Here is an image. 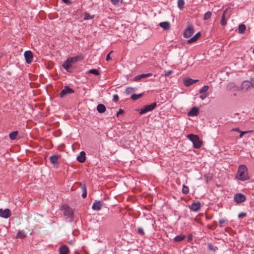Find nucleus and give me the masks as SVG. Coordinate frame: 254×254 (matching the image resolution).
<instances>
[{"label":"nucleus","mask_w":254,"mask_h":254,"mask_svg":"<svg viewBox=\"0 0 254 254\" xmlns=\"http://www.w3.org/2000/svg\"><path fill=\"white\" fill-rule=\"evenodd\" d=\"M248 168L245 165H241L238 169L237 178L241 181H244L250 179L248 173Z\"/></svg>","instance_id":"nucleus-1"},{"label":"nucleus","mask_w":254,"mask_h":254,"mask_svg":"<svg viewBox=\"0 0 254 254\" xmlns=\"http://www.w3.org/2000/svg\"><path fill=\"white\" fill-rule=\"evenodd\" d=\"M187 137L192 142L194 148L198 149L202 146V142L197 135L190 134L187 135Z\"/></svg>","instance_id":"nucleus-2"},{"label":"nucleus","mask_w":254,"mask_h":254,"mask_svg":"<svg viewBox=\"0 0 254 254\" xmlns=\"http://www.w3.org/2000/svg\"><path fill=\"white\" fill-rule=\"evenodd\" d=\"M61 210L63 211L64 214L67 218L71 220L73 216V211L72 208H70L67 205L64 204L61 207Z\"/></svg>","instance_id":"nucleus-3"},{"label":"nucleus","mask_w":254,"mask_h":254,"mask_svg":"<svg viewBox=\"0 0 254 254\" xmlns=\"http://www.w3.org/2000/svg\"><path fill=\"white\" fill-rule=\"evenodd\" d=\"M157 106L156 102H154L149 105L144 106L140 110L139 113L141 115L146 113L147 112L152 111Z\"/></svg>","instance_id":"nucleus-4"},{"label":"nucleus","mask_w":254,"mask_h":254,"mask_svg":"<svg viewBox=\"0 0 254 254\" xmlns=\"http://www.w3.org/2000/svg\"><path fill=\"white\" fill-rule=\"evenodd\" d=\"M74 92V91L73 89L70 88L67 86H65L64 87V89L62 90L60 93V96L61 98H63L66 95L68 94H72Z\"/></svg>","instance_id":"nucleus-5"},{"label":"nucleus","mask_w":254,"mask_h":254,"mask_svg":"<svg viewBox=\"0 0 254 254\" xmlns=\"http://www.w3.org/2000/svg\"><path fill=\"white\" fill-rule=\"evenodd\" d=\"M194 33V29L192 25H190L184 32V37L188 38L191 36Z\"/></svg>","instance_id":"nucleus-6"},{"label":"nucleus","mask_w":254,"mask_h":254,"mask_svg":"<svg viewBox=\"0 0 254 254\" xmlns=\"http://www.w3.org/2000/svg\"><path fill=\"white\" fill-rule=\"evenodd\" d=\"M61 156L59 155H53L50 157V162L54 166L57 167L59 165V159L60 158Z\"/></svg>","instance_id":"nucleus-7"},{"label":"nucleus","mask_w":254,"mask_h":254,"mask_svg":"<svg viewBox=\"0 0 254 254\" xmlns=\"http://www.w3.org/2000/svg\"><path fill=\"white\" fill-rule=\"evenodd\" d=\"M234 200L237 203H240L246 200V197L242 193H237L234 196Z\"/></svg>","instance_id":"nucleus-8"},{"label":"nucleus","mask_w":254,"mask_h":254,"mask_svg":"<svg viewBox=\"0 0 254 254\" xmlns=\"http://www.w3.org/2000/svg\"><path fill=\"white\" fill-rule=\"evenodd\" d=\"M24 57L27 64H31L33 61V56L32 53L30 51H27L24 53Z\"/></svg>","instance_id":"nucleus-9"},{"label":"nucleus","mask_w":254,"mask_h":254,"mask_svg":"<svg viewBox=\"0 0 254 254\" xmlns=\"http://www.w3.org/2000/svg\"><path fill=\"white\" fill-rule=\"evenodd\" d=\"M11 215L10 210L8 209H0V216L3 218H7L9 217Z\"/></svg>","instance_id":"nucleus-10"},{"label":"nucleus","mask_w":254,"mask_h":254,"mask_svg":"<svg viewBox=\"0 0 254 254\" xmlns=\"http://www.w3.org/2000/svg\"><path fill=\"white\" fill-rule=\"evenodd\" d=\"M103 205V204L101 201L96 200L93 203L92 208L94 210L99 211L102 208Z\"/></svg>","instance_id":"nucleus-11"},{"label":"nucleus","mask_w":254,"mask_h":254,"mask_svg":"<svg viewBox=\"0 0 254 254\" xmlns=\"http://www.w3.org/2000/svg\"><path fill=\"white\" fill-rule=\"evenodd\" d=\"M200 207L201 203L198 201L192 203L190 206V209L193 211H198L200 209Z\"/></svg>","instance_id":"nucleus-12"},{"label":"nucleus","mask_w":254,"mask_h":254,"mask_svg":"<svg viewBox=\"0 0 254 254\" xmlns=\"http://www.w3.org/2000/svg\"><path fill=\"white\" fill-rule=\"evenodd\" d=\"M197 81H198V79H192L190 78H188L184 79V84L186 86L188 87Z\"/></svg>","instance_id":"nucleus-13"},{"label":"nucleus","mask_w":254,"mask_h":254,"mask_svg":"<svg viewBox=\"0 0 254 254\" xmlns=\"http://www.w3.org/2000/svg\"><path fill=\"white\" fill-rule=\"evenodd\" d=\"M69 253V250L66 245H63L59 248L60 254H68Z\"/></svg>","instance_id":"nucleus-14"},{"label":"nucleus","mask_w":254,"mask_h":254,"mask_svg":"<svg viewBox=\"0 0 254 254\" xmlns=\"http://www.w3.org/2000/svg\"><path fill=\"white\" fill-rule=\"evenodd\" d=\"M198 113V109L197 107H194L188 112V115L189 116L194 117L197 116Z\"/></svg>","instance_id":"nucleus-15"},{"label":"nucleus","mask_w":254,"mask_h":254,"mask_svg":"<svg viewBox=\"0 0 254 254\" xmlns=\"http://www.w3.org/2000/svg\"><path fill=\"white\" fill-rule=\"evenodd\" d=\"M152 75L151 73H148L146 74H141L140 75L136 76L134 77L133 81H139L141 78L148 77L151 76Z\"/></svg>","instance_id":"nucleus-16"},{"label":"nucleus","mask_w":254,"mask_h":254,"mask_svg":"<svg viewBox=\"0 0 254 254\" xmlns=\"http://www.w3.org/2000/svg\"><path fill=\"white\" fill-rule=\"evenodd\" d=\"M227 12V9H225L222 15L221 19L220 20V24L222 26H225L227 24V20L226 19V14Z\"/></svg>","instance_id":"nucleus-17"},{"label":"nucleus","mask_w":254,"mask_h":254,"mask_svg":"<svg viewBox=\"0 0 254 254\" xmlns=\"http://www.w3.org/2000/svg\"><path fill=\"white\" fill-rule=\"evenodd\" d=\"M85 155L86 154L84 151H81L79 155H78L77 157V161L80 163L84 162L86 159Z\"/></svg>","instance_id":"nucleus-18"},{"label":"nucleus","mask_w":254,"mask_h":254,"mask_svg":"<svg viewBox=\"0 0 254 254\" xmlns=\"http://www.w3.org/2000/svg\"><path fill=\"white\" fill-rule=\"evenodd\" d=\"M252 84L250 81L246 80L243 82L241 88L243 90H248L251 87Z\"/></svg>","instance_id":"nucleus-19"},{"label":"nucleus","mask_w":254,"mask_h":254,"mask_svg":"<svg viewBox=\"0 0 254 254\" xmlns=\"http://www.w3.org/2000/svg\"><path fill=\"white\" fill-rule=\"evenodd\" d=\"M63 67L65 68L67 71H69V69L72 67V63L67 59L65 62L63 64Z\"/></svg>","instance_id":"nucleus-20"},{"label":"nucleus","mask_w":254,"mask_h":254,"mask_svg":"<svg viewBox=\"0 0 254 254\" xmlns=\"http://www.w3.org/2000/svg\"><path fill=\"white\" fill-rule=\"evenodd\" d=\"M68 59L70 61V63H74L79 61H81L83 59V58L81 56H76L72 58H68Z\"/></svg>","instance_id":"nucleus-21"},{"label":"nucleus","mask_w":254,"mask_h":254,"mask_svg":"<svg viewBox=\"0 0 254 254\" xmlns=\"http://www.w3.org/2000/svg\"><path fill=\"white\" fill-rule=\"evenodd\" d=\"M200 32L197 33L193 37L190 39L188 42L189 43H192L197 41V40L200 37Z\"/></svg>","instance_id":"nucleus-22"},{"label":"nucleus","mask_w":254,"mask_h":254,"mask_svg":"<svg viewBox=\"0 0 254 254\" xmlns=\"http://www.w3.org/2000/svg\"><path fill=\"white\" fill-rule=\"evenodd\" d=\"M97 110L100 113H103L106 111V107L104 105L100 104L97 107Z\"/></svg>","instance_id":"nucleus-23"},{"label":"nucleus","mask_w":254,"mask_h":254,"mask_svg":"<svg viewBox=\"0 0 254 254\" xmlns=\"http://www.w3.org/2000/svg\"><path fill=\"white\" fill-rule=\"evenodd\" d=\"M159 26L164 30H168L170 29V24L168 22H161L159 23Z\"/></svg>","instance_id":"nucleus-24"},{"label":"nucleus","mask_w":254,"mask_h":254,"mask_svg":"<svg viewBox=\"0 0 254 254\" xmlns=\"http://www.w3.org/2000/svg\"><path fill=\"white\" fill-rule=\"evenodd\" d=\"M185 238H186L185 235H179L176 236L174 238V240L176 242H181V241H182L183 240H184L185 239Z\"/></svg>","instance_id":"nucleus-25"},{"label":"nucleus","mask_w":254,"mask_h":254,"mask_svg":"<svg viewBox=\"0 0 254 254\" xmlns=\"http://www.w3.org/2000/svg\"><path fill=\"white\" fill-rule=\"evenodd\" d=\"M18 132L17 131H12L9 134V137L11 140H14L18 135Z\"/></svg>","instance_id":"nucleus-26"},{"label":"nucleus","mask_w":254,"mask_h":254,"mask_svg":"<svg viewBox=\"0 0 254 254\" xmlns=\"http://www.w3.org/2000/svg\"><path fill=\"white\" fill-rule=\"evenodd\" d=\"M239 32L240 34H243L246 30V26L245 25L242 24L239 26L238 28Z\"/></svg>","instance_id":"nucleus-27"},{"label":"nucleus","mask_w":254,"mask_h":254,"mask_svg":"<svg viewBox=\"0 0 254 254\" xmlns=\"http://www.w3.org/2000/svg\"><path fill=\"white\" fill-rule=\"evenodd\" d=\"M143 96V94L142 93H141V94H132L131 96V99L133 100V101H135V100H137L138 99H139V98H140L141 97H142Z\"/></svg>","instance_id":"nucleus-28"},{"label":"nucleus","mask_w":254,"mask_h":254,"mask_svg":"<svg viewBox=\"0 0 254 254\" xmlns=\"http://www.w3.org/2000/svg\"><path fill=\"white\" fill-rule=\"evenodd\" d=\"M81 189L82 190V197L83 198H85L87 196V190L86 185L85 184H83L81 186Z\"/></svg>","instance_id":"nucleus-29"},{"label":"nucleus","mask_w":254,"mask_h":254,"mask_svg":"<svg viewBox=\"0 0 254 254\" xmlns=\"http://www.w3.org/2000/svg\"><path fill=\"white\" fill-rule=\"evenodd\" d=\"M83 15H84V20H89V19H92L94 18V15H90L88 13H87V12H84L83 13Z\"/></svg>","instance_id":"nucleus-30"},{"label":"nucleus","mask_w":254,"mask_h":254,"mask_svg":"<svg viewBox=\"0 0 254 254\" xmlns=\"http://www.w3.org/2000/svg\"><path fill=\"white\" fill-rule=\"evenodd\" d=\"M26 237V235L22 231H18L16 235V238L19 239H23Z\"/></svg>","instance_id":"nucleus-31"},{"label":"nucleus","mask_w":254,"mask_h":254,"mask_svg":"<svg viewBox=\"0 0 254 254\" xmlns=\"http://www.w3.org/2000/svg\"><path fill=\"white\" fill-rule=\"evenodd\" d=\"M185 5L184 0H178V6L180 9H183Z\"/></svg>","instance_id":"nucleus-32"},{"label":"nucleus","mask_w":254,"mask_h":254,"mask_svg":"<svg viewBox=\"0 0 254 254\" xmlns=\"http://www.w3.org/2000/svg\"><path fill=\"white\" fill-rule=\"evenodd\" d=\"M208 249L209 251L216 252L218 250V248L216 246H213L211 244H209L208 245Z\"/></svg>","instance_id":"nucleus-33"},{"label":"nucleus","mask_w":254,"mask_h":254,"mask_svg":"<svg viewBox=\"0 0 254 254\" xmlns=\"http://www.w3.org/2000/svg\"><path fill=\"white\" fill-rule=\"evenodd\" d=\"M212 13L210 11H207L206 12L203 17V20H206L210 19L211 17Z\"/></svg>","instance_id":"nucleus-34"},{"label":"nucleus","mask_w":254,"mask_h":254,"mask_svg":"<svg viewBox=\"0 0 254 254\" xmlns=\"http://www.w3.org/2000/svg\"><path fill=\"white\" fill-rule=\"evenodd\" d=\"M204 177L206 179V182L207 183L210 181L212 179V176L210 174H205L204 175Z\"/></svg>","instance_id":"nucleus-35"},{"label":"nucleus","mask_w":254,"mask_h":254,"mask_svg":"<svg viewBox=\"0 0 254 254\" xmlns=\"http://www.w3.org/2000/svg\"><path fill=\"white\" fill-rule=\"evenodd\" d=\"M89 73L93 74L95 75H99L100 74L99 71L96 69H92L89 70Z\"/></svg>","instance_id":"nucleus-36"},{"label":"nucleus","mask_w":254,"mask_h":254,"mask_svg":"<svg viewBox=\"0 0 254 254\" xmlns=\"http://www.w3.org/2000/svg\"><path fill=\"white\" fill-rule=\"evenodd\" d=\"M189 187H187V186L184 185L183 186L182 192L185 194H187L189 193Z\"/></svg>","instance_id":"nucleus-37"},{"label":"nucleus","mask_w":254,"mask_h":254,"mask_svg":"<svg viewBox=\"0 0 254 254\" xmlns=\"http://www.w3.org/2000/svg\"><path fill=\"white\" fill-rule=\"evenodd\" d=\"M208 89L209 86L208 85H205L199 90V93L201 94L205 93Z\"/></svg>","instance_id":"nucleus-38"},{"label":"nucleus","mask_w":254,"mask_h":254,"mask_svg":"<svg viewBox=\"0 0 254 254\" xmlns=\"http://www.w3.org/2000/svg\"><path fill=\"white\" fill-rule=\"evenodd\" d=\"M217 225V222L216 221H214L213 222L212 225H208L207 226L208 228L210 230H213L214 229V228H215Z\"/></svg>","instance_id":"nucleus-39"},{"label":"nucleus","mask_w":254,"mask_h":254,"mask_svg":"<svg viewBox=\"0 0 254 254\" xmlns=\"http://www.w3.org/2000/svg\"><path fill=\"white\" fill-rule=\"evenodd\" d=\"M111 2L114 5H119L122 2L123 0H111Z\"/></svg>","instance_id":"nucleus-40"},{"label":"nucleus","mask_w":254,"mask_h":254,"mask_svg":"<svg viewBox=\"0 0 254 254\" xmlns=\"http://www.w3.org/2000/svg\"><path fill=\"white\" fill-rule=\"evenodd\" d=\"M138 233L142 236L144 235V232L142 228H138L137 229Z\"/></svg>","instance_id":"nucleus-41"},{"label":"nucleus","mask_w":254,"mask_h":254,"mask_svg":"<svg viewBox=\"0 0 254 254\" xmlns=\"http://www.w3.org/2000/svg\"><path fill=\"white\" fill-rule=\"evenodd\" d=\"M225 222V220L224 219H221L219 221V226L222 227L223 226V224Z\"/></svg>","instance_id":"nucleus-42"},{"label":"nucleus","mask_w":254,"mask_h":254,"mask_svg":"<svg viewBox=\"0 0 254 254\" xmlns=\"http://www.w3.org/2000/svg\"><path fill=\"white\" fill-rule=\"evenodd\" d=\"M119 96L117 94H115L113 96V101L115 102H117L119 100Z\"/></svg>","instance_id":"nucleus-43"},{"label":"nucleus","mask_w":254,"mask_h":254,"mask_svg":"<svg viewBox=\"0 0 254 254\" xmlns=\"http://www.w3.org/2000/svg\"><path fill=\"white\" fill-rule=\"evenodd\" d=\"M113 52V51H111L108 55H107L106 58V61H109V60H110L111 59V58L110 57V54L111 53H112Z\"/></svg>","instance_id":"nucleus-44"},{"label":"nucleus","mask_w":254,"mask_h":254,"mask_svg":"<svg viewBox=\"0 0 254 254\" xmlns=\"http://www.w3.org/2000/svg\"><path fill=\"white\" fill-rule=\"evenodd\" d=\"M173 73L172 70H169L165 72V76H169L170 75H171Z\"/></svg>","instance_id":"nucleus-45"},{"label":"nucleus","mask_w":254,"mask_h":254,"mask_svg":"<svg viewBox=\"0 0 254 254\" xmlns=\"http://www.w3.org/2000/svg\"><path fill=\"white\" fill-rule=\"evenodd\" d=\"M246 216V213L242 212V213L239 214V217L241 218H243V217H245Z\"/></svg>","instance_id":"nucleus-46"},{"label":"nucleus","mask_w":254,"mask_h":254,"mask_svg":"<svg viewBox=\"0 0 254 254\" xmlns=\"http://www.w3.org/2000/svg\"><path fill=\"white\" fill-rule=\"evenodd\" d=\"M208 96V93H205L201 96H200V98L202 99V100H203L207 96Z\"/></svg>","instance_id":"nucleus-47"},{"label":"nucleus","mask_w":254,"mask_h":254,"mask_svg":"<svg viewBox=\"0 0 254 254\" xmlns=\"http://www.w3.org/2000/svg\"><path fill=\"white\" fill-rule=\"evenodd\" d=\"M124 113V111L123 110L120 109L119 111L117 112V116H119V115L122 114Z\"/></svg>","instance_id":"nucleus-48"},{"label":"nucleus","mask_w":254,"mask_h":254,"mask_svg":"<svg viewBox=\"0 0 254 254\" xmlns=\"http://www.w3.org/2000/svg\"><path fill=\"white\" fill-rule=\"evenodd\" d=\"M240 132H241V134L239 135V137L242 138L243 137V136L244 135V134L247 133L248 132V131H241Z\"/></svg>","instance_id":"nucleus-49"},{"label":"nucleus","mask_w":254,"mask_h":254,"mask_svg":"<svg viewBox=\"0 0 254 254\" xmlns=\"http://www.w3.org/2000/svg\"><path fill=\"white\" fill-rule=\"evenodd\" d=\"M62 1L67 4H70L71 3V2L69 0H62Z\"/></svg>","instance_id":"nucleus-50"},{"label":"nucleus","mask_w":254,"mask_h":254,"mask_svg":"<svg viewBox=\"0 0 254 254\" xmlns=\"http://www.w3.org/2000/svg\"><path fill=\"white\" fill-rule=\"evenodd\" d=\"M251 83L252 84L251 87L254 88V78H252L251 79Z\"/></svg>","instance_id":"nucleus-51"},{"label":"nucleus","mask_w":254,"mask_h":254,"mask_svg":"<svg viewBox=\"0 0 254 254\" xmlns=\"http://www.w3.org/2000/svg\"><path fill=\"white\" fill-rule=\"evenodd\" d=\"M231 131H238V132H241V131L240 130V129L238 128H233Z\"/></svg>","instance_id":"nucleus-52"},{"label":"nucleus","mask_w":254,"mask_h":254,"mask_svg":"<svg viewBox=\"0 0 254 254\" xmlns=\"http://www.w3.org/2000/svg\"><path fill=\"white\" fill-rule=\"evenodd\" d=\"M192 240V235H189L188 237V241H191Z\"/></svg>","instance_id":"nucleus-53"},{"label":"nucleus","mask_w":254,"mask_h":254,"mask_svg":"<svg viewBox=\"0 0 254 254\" xmlns=\"http://www.w3.org/2000/svg\"><path fill=\"white\" fill-rule=\"evenodd\" d=\"M253 54H254V48L253 49Z\"/></svg>","instance_id":"nucleus-54"},{"label":"nucleus","mask_w":254,"mask_h":254,"mask_svg":"<svg viewBox=\"0 0 254 254\" xmlns=\"http://www.w3.org/2000/svg\"><path fill=\"white\" fill-rule=\"evenodd\" d=\"M128 89H132V88H127V91Z\"/></svg>","instance_id":"nucleus-55"}]
</instances>
